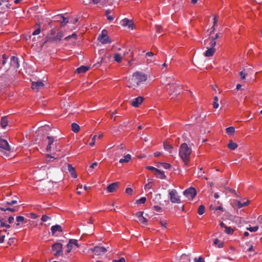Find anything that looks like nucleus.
Segmentation results:
<instances>
[{
	"instance_id": "f257e3e1",
	"label": "nucleus",
	"mask_w": 262,
	"mask_h": 262,
	"mask_svg": "<svg viewBox=\"0 0 262 262\" xmlns=\"http://www.w3.org/2000/svg\"><path fill=\"white\" fill-rule=\"evenodd\" d=\"M191 151V148L188 147L186 143H184L181 145L179 149V156L185 165H187L190 161Z\"/></svg>"
},
{
	"instance_id": "f03ea898",
	"label": "nucleus",
	"mask_w": 262,
	"mask_h": 262,
	"mask_svg": "<svg viewBox=\"0 0 262 262\" xmlns=\"http://www.w3.org/2000/svg\"><path fill=\"white\" fill-rule=\"evenodd\" d=\"M146 79L147 77L144 74L139 72H135L133 74L132 77L129 80L130 85L128 86L130 88L137 86L140 83L146 81Z\"/></svg>"
},
{
	"instance_id": "7ed1b4c3",
	"label": "nucleus",
	"mask_w": 262,
	"mask_h": 262,
	"mask_svg": "<svg viewBox=\"0 0 262 262\" xmlns=\"http://www.w3.org/2000/svg\"><path fill=\"white\" fill-rule=\"evenodd\" d=\"M10 150V147L8 142L0 138V152L3 153L4 156L8 157V151Z\"/></svg>"
},
{
	"instance_id": "20e7f679",
	"label": "nucleus",
	"mask_w": 262,
	"mask_h": 262,
	"mask_svg": "<svg viewBox=\"0 0 262 262\" xmlns=\"http://www.w3.org/2000/svg\"><path fill=\"white\" fill-rule=\"evenodd\" d=\"M63 36V32L62 31H59L57 33V34L56 36H47V40L43 43V45L45 43L50 42L51 43H58L61 39L62 37Z\"/></svg>"
},
{
	"instance_id": "39448f33",
	"label": "nucleus",
	"mask_w": 262,
	"mask_h": 262,
	"mask_svg": "<svg viewBox=\"0 0 262 262\" xmlns=\"http://www.w3.org/2000/svg\"><path fill=\"white\" fill-rule=\"evenodd\" d=\"M170 201L173 203H181L180 197L176 189L169 190Z\"/></svg>"
},
{
	"instance_id": "423d86ee",
	"label": "nucleus",
	"mask_w": 262,
	"mask_h": 262,
	"mask_svg": "<svg viewBox=\"0 0 262 262\" xmlns=\"http://www.w3.org/2000/svg\"><path fill=\"white\" fill-rule=\"evenodd\" d=\"M62 245L59 243H56L54 244L52 247V250L56 251L54 254L55 257H58L59 255L62 254L63 252L62 250Z\"/></svg>"
},
{
	"instance_id": "0eeeda50",
	"label": "nucleus",
	"mask_w": 262,
	"mask_h": 262,
	"mask_svg": "<svg viewBox=\"0 0 262 262\" xmlns=\"http://www.w3.org/2000/svg\"><path fill=\"white\" fill-rule=\"evenodd\" d=\"M183 193L189 199H192L195 196L196 194V191L194 188L190 187L189 188L185 190Z\"/></svg>"
},
{
	"instance_id": "6e6552de",
	"label": "nucleus",
	"mask_w": 262,
	"mask_h": 262,
	"mask_svg": "<svg viewBox=\"0 0 262 262\" xmlns=\"http://www.w3.org/2000/svg\"><path fill=\"white\" fill-rule=\"evenodd\" d=\"M90 250L93 251L95 254L97 255H103L107 251V250L104 247L99 246H96L93 248H91Z\"/></svg>"
},
{
	"instance_id": "1a4fd4ad",
	"label": "nucleus",
	"mask_w": 262,
	"mask_h": 262,
	"mask_svg": "<svg viewBox=\"0 0 262 262\" xmlns=\"http://www.w3.org/2000/svg\"><path fill=\"white\" fill-rule=\"evenodd\" d=\"M44 84L41 81H38L36 82H32L31 88L33 90L36 91H38L40 89L43 88Z\"/></svg>"
},
{
	"instance_id": "9d476101",
	"label": "nucleus",
	"mask_w": 262,
	"mask_h": 262,
	"mask_svg": "<svg viewBox=\"0 0 262 262\" xmlns=\"http://www.w3.org/2000/svg\"><path fill=\"white\" fill-rule=\"evenodd\" d=\"M143 98L142 97H138L132 101V105L134 107H138L143 102Z\"/></svg>"
},
{
	"instance_id": "9b49d317",
	"label": "nucleus",
	"mask_w": 262,
	"mask_h": 262,
	"mask_svg": "<svg viewBox=\"0 0 262 262\" xmlns=\"http://www.w3.org/2000/svg\"><path fill=\"white\" fill-rule=\"evenodd\" d=\"M119 183L118 182L113 183L109 185L106 189L110 192H114L117 188L119 186Z\"/></svg>"
},
{
	"instance_id": "f8f14e48",
	"label": "nucleus",
	"mask_w": 262,
	"mask_h": 262,
	"mask_svg": "<svg viewBox=\"0 0 262 262\" xmlns=\"http://www.w3.org/2000/svg\"><path fill=\"white\" fill-rule=\"evenodd\" d=\"M10 64L15 68L18 69L19 67L18 58L15 56H12L11 57Z\"/></svg>"
},
{
	"instance_id": "ddd939ff",
	"label": "nucleus",
	"mask_w": 262,
	"mask_h": 262,
	"mask_svg": "<svg viewBox=\"0 0 262 262\" xmlns=\"http://www.w3.org/2000/svg\"><path fill=\"white\" fill-rule=\"evenodd\" d=\"M51 231L52 232V235H54L55 233L57 231H58L59 232H62V229L60 225H56L53 226L51 227Z\"/></svg>"
},
{
	"instance_id": "4468645a",
	"label": "nucleus",
	"mask_w": 262,
	"mask_h": 262,
	"mask_svg": "<svg viewBox=\"0 0 262 262\" xmlns=\"http://www.w3.org/2000/svg\"><path fill=\"white\" fill-rule=\"evenodd\" d=\"M98 40L102 43H107L111 42L109 37L107 36H98Z\"/></svg>"
},
{
	"instance_id": "2eb2a0df",
	"label": "nucleus",
	"mask_w": 262,
	"mask_h": 262,
	"mask_svg": "<svg viewBox=\"0 0 262 262\" xmlns=\"http://www.w3.org/2000/svg\"><path fill=\"white\" fill-rule=\"evenodd\" d=\"M207 50L204 53V55L206 57L212 56L215 52V49L213 48H208Z\"/></svg>"
},
{
	"instance_id": "dca6fc26",
	"label": "nucleus",
	"mask_w": 262,
	"mask_h": 262,
	"mask_svg": "<svg viewBox=\"0 0 262 262\" xmlns=\"http://www.w3.org/2000/svg\"><path fill=\"white\" fill-rule=\"evenodd\" d=\"M121 25L123 26H127L129 28L132 27V21L127 18H125L121 20Z\"/></svg>"
},
{
	"instance_id": "f3484780",
	"label": "nucleus",
	"mask_w": 262,
	"mask_h": 262,
	"mask_svg": "<svg viewBox=\"0 0 262 262\" xmlns=\"http://www.w3.org/2000/svg\"><path fill=\"white\" fill-rule=\"evenodd\" d=\"M47 139H48L49 142H48V145L47 147V150L48 151H50L51 150L52 145L53 144V143L54 142V139L53 137H50V136H48Z\"/></svg>"
},
{
	"instance_id": "a211bd4d",
	"label": "nucleus",
	"mask_w": 262,
	"mask_h": 262,
	"mask_svg": "<svg viewBox=\"0 0 262 262\" xmlns=\"http://www.w3.org/2000/svg\"><path fill=\"white\" fill-rule=\"evenodd\" d=\"M89 69V67L85 66H81L76 69V72L79 73H83L86 72Z\"/></svg>"
},
{
	"instance_id": "6ab92c4d",
	"label": "nucleus",
	"mask_w": 262,
	"mask_h": 262,
	"mask_svg": "<svg viewBox=\"0 0 262 262\" xmlns=\"http://www.w3.org/2000/svg\"><path fill=\"white\" fill-rule=\"evenodd\" d=\"M8 120L6 116L2 118L1 121V125L2 128H5L8 125Z\"/></svg>"
},
{
	"instance_id": "aec40b11",
	"label": "nucleus",
	"mask_w": 262,
	"mask_h": 262,
	"mask_svg": "<svg viewBox=\"0 0 262 262\" xmlns=\"http://www.w3.org/2000/svg\"><path fill=\"white\" fill-rule=\"evenodd\" d=\"M68 167L69 172L70 173L71 175L74 178H76L77 175L75 171L74 168L70 164H68Z\"/></svg>"
},
{
	"instance_id": "412c9836",
	"label": "nucleus",
	"mask_w": 262,
	"mask_h": 262,
	"mask_svg": "<svg viewBox=\"0 0 262 262\" xmlns=\"http://www.w3.org/2000/svg\"><path fill=\"white\" fill-rule=\"evenodd\" d=\"M155 175L158 178L161 179H164L166 178V176L164 174V172L161 171L159 169H157V171L156 172Z\"/></svg>"
},
{
	"instance_id": "4be33fe9",
	"label": "nucleus",
	"mask_w": 262,
	"mask_h": 262,
	"mask_svg": "<svg viewBox=\"0 0 262 262\" xmlns=\"http://www.w3.org/2000/svg\"><path fill=\"white\" fill-rule=\"evenodd\" d=\"M54 21H59L62 23L64 21V20L67 19V18L63 17L62 15H58L54 17Z\"/></svg>"
},
{
	"instance_id": "5701e85b",
	"label": "nucleus",
	"mask_w": 262,
	"mask_h": 262,
	"mask_svg": "<svg viewBox=\"0 0 262 262\" xmlns=\"http://www.w3.org/2000/svg\"><path fill=\"white\" fill-rule=\"evenodd\" d=\"M236 205L239 208H242L243 207L246 206L248 205L249 201H247V202H242L239 201H237L235 202Z\"/></svg>"
},
{
	"instance_id": "b1692460",
	"label": "nucleus",
	"mask_w": 262,
	"mask_h": 262,
	"mask_svg": "<svg viewBox=\"0 0 262 262\" xmlns=\"http://www.w3.org/2000/svg\"><path fill=\"white\" fill-rule=\"evenodd\" d=\"M163 145L165 150L168 151L169 153L172 152L173 147L170 144L167 143V142H164Z\"/></svg>"
},
{
	"instance_id": "393cba45",
	"label": "nucleus",
	"mask_w": 262,
	"mask_h": 262,
	"mask_svg": "<svg viewBox=\"0 0 262 262\" xmlns=\"http://www.w3.org/2000/svg\"><path fill=\"white\" fill-rule=\"evenodd\" d=\"M227 146L229 149L231 150H234L237 147V145L236 143H234L232 141H230L227 145Z\"/></svg>"
},
{
	"instance_id": "a878e982",
	"label": "nucleus",
	"mask_w": 262,
	"mask_h": 262,
	"mask_svg": "<svg viewBox=\"0 0 262 262\" xmlns=\"http://www.w3.org/2000/svg\"><path fill=\"white\" fill-rule=\"evenodd\" d=\"M131 155L127 154L124 156V158L121 159L119 160V163H123L124 162H128L131 159Z\"/></svg>"
},
{
	"instance_id": "bb28decb",
	"label": "nucleus",
	"mask_w": 262,
	"mask_h": 262,
	"mask_svg": "<svg viewBox=\"0 0 262 262\" xmlns=\"http://www.w3.org/2000/svg\"><path fill=\"white\" fill-rule=\"evenodd\" d=\"M72 130L75 133H77L80 129V127L78 124L76 123H73L71 125Z\"/></svg>"
},
{
	"instance_id": "cd10ccee",
	"label": "nucleus",
	"mask_w": 262,
	"mask_h": 262,
	"mask_svg": "<svg viewBox=\"0 0 262 262\" xmlns=\"http://www.w3.org/2000/svg\"><path fill=\"white\" fill-rule=\"evenodd\" d=\"M35 27H36V29L32 33V35H38L40 32V24H36V25H35Z\"/></svg>"
},
{
	"instance_id": "c85d7f7f",
	"label": "nucleus",
	"mask_w": 262,
	"mask_h": 262,
	"mask_svg": "<svg viewBox=\"0 0 262 262\" xmlns=\"http://www.w3.org/2000/svg\"><path fill=\"white\" fill-rule=\"evenodd\" d=\"M122 56L119 53H116L114 55V60L117 62H120L122 60Z\"/></svg>"
},
{
	"instance_id": "c756f323",
	"label": "nucleus",
	"mask_w": 262,
	"mask_h": 262,
	"mask_svg": "<svg viewBox=\"0 0 262 262\" xmlns=\"http://www.w3.org/2000/svg\"><path fill=\"white\" fill-rule=\"evenodd\" d=\"M226 130V133L228 135H232L235 132V128L232 126L227 127Z\"/></svg>"
},
{
	"instance_id": "7c9ffc66",
	"label": "nucleus",
	"mask_w": 262,
	"mask_h": 262,
	"mask_svg": "<svg viewBox=\"0 0 262 262\" xmlns=\"http://www.w3.org/2000/svg\"><path fill=\"white\" fill-rule=\"evenodd\" d=\"M1 210H2V211H11V212H15L16 211V209L15 207L14 208H10V207H3V208H1Z\"/></svg>"
},
{
	"instance_id": "2f4dec72",
	"label": "nucleus",
	"mask_w": 262,
	"mask_h": 262,
	"mask_svg": "<svg viewBox=\"0 0 262 262\" xmlns=\"http://www.w3.org/2000/svg\"><path fill=\"white\" fill-rule=\"evenodd\" d=\"M214 244L217 246L219 248H222L223 247L224 244L223 242H220L218 239H215L214 241Z\"/></svg>"
},
{
	"instance_id": "473e14b6",
	"label": "nucleus",
	"mask_w": 262,
	"mask_h": 262,
	"mask_svg": "<svg viewBox=\"0 0 262 262\" xmlns=\"http://www.w3.org/2000/svg\"><path fill=\"white\" fill-rule=\"evenodd\" d=\"M159 164L164 168L166 169H169L171 167V165L167 163L160 162Z\"/></svg>"
},
{
	"instance_id": "72a5a7b5",
	"label": "nucleus",
	"mask_w": 262,
	"mask_h": 262,
	"mask_svg": "<svg viewBox=\"0 0 262 262\" xmlns=\"http://www.w3.org/2000/svg\"><path fill=\"white\" fill-rule=\"evenodd\" d=\"M198 212L200 215L203 214L205 212V207L203 205H200L198 208Z\"/></svg>"
},
{
	"instance_id": "f704fd0d",
	"label": "nucleus",
	"mask_w": 262,
	"mask_h": 262,
	"mask_svg": "<svg viewBox=\"0 0 262 262\" xmlns=\"http://www.w3.org/2000/svg\"><path fill=\"white\" fill-rule=\"evenodd\" d=\"M146 201V198L145 197H142L136 201V203L138 204H144Z\"/></svg>"
},
{
	"instance_id": "c9c22d12",
	"label": "nucleus",
	"mask_w": 262,
	"mask_h": 262,
	"mask_svg": "<svg viewBox=\"0 0 262 262\" xmlns=\"http://www.w3.org/2000/svg\"><path fill=\"white\" fill-rule=\"evenodd\" d=\"M111 12L107 10L105 11V15L107 16V18L108 20L112 21L113 20L114 17L110 15Z\"/></svg>"
},
{
	"instance_id": "e433bc0d",
	"label": "nucleus",
	"mask_w": 262,
	"mask_h": 262,
	"mask_svg": "<svg viewBox=\"0 0 262 262\" xmlns=\"http://www.w3.org/2000/svg\"><path fill=\"white\" fill-rule=\"evenodd\" d=\"M214 102L213 103V107L215 108H217L219 107V103L217 102L218 101V97L217 96H215L214 97Z\"/></svg>"
},
{
	"instance_id": "4c0bfd02",
	"label": "nucleus",
	"mask_w": 262,
	"mask_h": 262,
	"mask_svg": "<svg viewBox=\"0 0 262 262\" xmlns=\"http://www.w3.org/2000/svg\"><path fill=\"white\" fill-rule=\"evenodd\" d=\"M17 203V200H13L12 201H7L5 203V205H10V206H12L15 204H16Z\"/></svg>"
},
{
	"instance_id": "58836bf2",
	"label": "nucleus",
	"mask_w": 262,
	"mask_h": 262,
	"mask_svg": "<svg viewBox=\"0 0 262 262\" xmlns=\"http://www.w3.org/2000/svg\"><path fill=\"white\" fill-rule=\"evenodd\" d=\"M139 221L143 224V225H146V223H147V220L145 217H144L143 215L141 216V217H140L139 219H138Z\"/></svg>"
},
{
	"instance_id": "ea45409f",
	"label": "nucleus",
	"mask_w": 262,
	"mask_h": 262,
	"mask_svg": "<svg viewBox=\"0 0 262 262\" xmlns=\"http://www.w3.org/2000/svg\"><path fill=\"white\" fill-rule=\"evenodd\" d=\"M24 220H25V218L24 216H17L16 217V221L17 222V223L16 224V225L18 226L19 225V223L24 222Z\"/></svg>"
},
{
	"instance_id": "a19ab883",
	"label": "nucleus",
	"mask_w": 262,
	"mask_h": 262,
	"mask_svg": "<svg viewBox=\"0 0 262 262\" xmlns=\"http://www.w3.org/2000/svg\"><path fill=\"white\" fill-rule=\"evenodd\" d=\"M69 244H70L71 245H74L76 246L77 247H79V245L78 244V241L76 239H70L69 240Z\"/></svg>"
},
{
	"instance_id": "79ce46f5",
	"label": "nucleus",
	"mask_w": 262,
	"mask_h": 262,
	"mask_svg": "<svg viewBox=\"0 0 262 262\" xmlns=\"http://www.w3.org/2000/svg\"><path fill=\"white\" fill-rule=\"evenodd\" d=\"M225 232L228 234H231L233 232V230L230 227H226L225 228Z\"/></svg>"
},
{
	"instance_id": "37998d69",
	"label": "nucleus",
	"mask_w": 262,
	"mask_h": 262,
	"mask_svg": "<svg viewBox=\"0 0 262 262\" xmlns=\"http://www.w3.org/2000/svg\"><path fill=\"white\" fill-rule=\"evenodd\" d=\"M152 183L151 182H149L147 184H146L145 186H144V189L145 190H149L152 187Z\"/></svg>"
},
{
	"instance_id": "c03bdc74",
	"label": "nucleus",
	"mask_w": 262,
	"mask_h": 262,
	"mask_svg": "<svg viewBox=\"0 0 262 262\" xmlns=\"http://www.w3.org/2000/svg\"><path fill=\"white\" fill-rule=\"evenodd\" d=\"M51 218L50 216H47V215H43L41 217V221L43 222H46L47 221H48L49 220H51Z\"/></svg>"
},
{
	"instance_id": "a18cd8bd",
	"label": "nucleus",
	"mask_w": 262,
	"mask_h": 262,
	"mask_svg": "<svg viewBox=\"0 0 262 262\" xmlns=\"http://www.w3.org/2000/svg\"><path fill=\"white\" fill-rule=\"evenodd\" d=\"M76 36H77V35L76 34V33H73L71 35H69V36H67L66 37H65L64 39L66 40H69L71 38H76Z\"/></svg>"
},
{
	"instance_id": "49530a36",
	"label": "nucleus",
	"mask_w": 262,
	"mask_h": 262,
	"mask_svg": "<svg viewBox=\"0 0 262 262\" xmlns=\"http://www.w3.org/2000/svg\"><path fill=\"white\" fill-rule=\"evenodd\" d=\"M56 29L55 28H53L49 31V33L48 34V36H53L56 34Z\"/></svg>"
},
{
	"instance_id": "de8ad7c7",
	"label": "nucleus",
	"mask_w": 262,
	"mask_h": 262,
	"mask_svg": "<svg viewBox=\"0 0 262 262\" xmlns=\"http://www.w3.org/2000/svg\"><path fill=\"white\" fill-rule=\"evenodd\" d=\"M258 229V226H254L253 227H249L247 228V230H249L250 232H256Z\"/></svg>"
},
{
	"instance_id": "09e8293b",
	"label": "nucleus",
	"mask_w": 262,
	"mask_h": 262,
	"mask_svg": "<svg viewBox=\"0 0 262 262\" xmlns=\"http://www.w3.org/2000/svg\"><path fill=\"white\" fill-rule=\"evenodd\" d=\"M133 191V190L131 188H127L125 190V192L129 195H132Z\"/></svg>"
},
{
	"instance_id": "8fccbe9b",
	"label": "nucleus",
	"mask_w": 262,
	"mask_h": 262,
	"mask_svg": "<svg viewBox=\"0 0 262 262\" xmlns=\"http://www.w3.org/2000/svg\"><path fill=\"white\" fill-rule=\"evenodd\" d=\"M156 30L157 33H160L161 32V30H162V27L160 25H156L155 26Z\"/></svg>"
},
{
	"instance_id": "3c124183",
	"label": "nucleus",
	"mask_w": 262,
	"mask_h": 262,
	"mask_svg": "<svg viewBox=\"0 0 262 262\" xmlns=\"http://www.w3.org/2000/svg\"><path fill=\"white\" fill-rule=\"evenodd\" d=\"M29 217L32 219H37L38 216L34 213H29Z\"/></svg>"
},
{
	"instance_id": "603ef678",
	"label": "nucleus",
	"mask_w": 262,
	"mask_h": 262,
	"mask_svg": "<svg viewBox=\"0 0 262 262\" xmlns=\"http://www.w3.org/2000/svg\"><path fill=\"white\" fill-rule=\"evenodd\" d=\"M96 137H97L96 135H95L93 136V137L92 138V141L90 143V145L91 146H93L95 145Z\"/></svg>"
},
{
	"instance_id": "864d4df0",
	"label": "nucleus",
	"mask_w": 262,
	"mask_h": 262,
	"mask_svg": "<svg viewBox=\"0 0 262 262\" xmlns=\"http://www.w3.org/2000/svg\"><path fill=\"white\" fill-rule=\"evenodd\" d=\"M246 75V73H244L243 71H241L239 73V76H241V78L242 80H244L245 79Z\"/></svg>"
},
{
	"instance_id": "5fc2aeb1",
	"label": "nucleus",
	"mask_w": 262,
	"mask_h": 262,
	"mask_svg": "<svg viewBox=\"0 0 262 262\" xmlns=\"http://www.w3.org/2000/svg\"><path fill=\"white\" fill-rule=\"evenodd\" d=\"M146 168L151 171H155L156 172L157 171V169H158L157 168L151 166H148Z\"/></svg>"
},
{
	"instance_id": "6e6d98bb",
	"label": "nucleus",
	"mask_w": 262,
	"mask_h": 262,
	"mask_svg": "<svg viewBox=\"0 0 262 262\" xmlns=\"http://www.w3.org/2000/svg\"><path fill=\"white\" fill-rule=\"evenodd\" d=\"M160 224L162 226L166 228V225L167 224V221L166 220H163L160 221Z\"/></svg>"
},
{
	"instance_id": "4d7b16f0",
	"label": "nucleus",
	"mask_w": 262,
	"mask_h": 262,
	"mask_svg": "<svg viewBox=\"0 0 262 262\" xmlns=\"http://www.w3.org/2000/svg\"><path fill=\"white\" fill-rule=\"evenodd\" d=\"M107 36V32L106 30H103L101 32V34L99 35V36Z\"/></svg>"
},
{
	"instance_id": "13d9d810",
	"label": "nucleus",
	"mask_w": 262,
	"mask_h": 262,
	"mask_svg": "<svg viewBox=\"0 0 262 262\" xmlns=\"http://www.w3.org/2000/svg\"><path fill=\"white\" fill-rule=\"evenodd\" d=\"M194 260L195 261V262H205L204 259L201 256L199 257L198 259L196 258H195Z\"/></svg>"
},
{
	"instance_id": "bf43d9fd",
	"label": "nucleus",
	"mask_w": 262,
	"mask_h": 262,
	"mask_svg": "<svg viewBox=\"0 0 262 262\" xmlns=\"http://www.w3.org/2000/svg\"><path fill=\"white\" fill-rule=\"evenodd\" d=\"M210 46H211V47L210 48H213L215 47V45H216V42L215 41V40L211 38V40L210 41Z\"/></svg>"
},
{
	"instance_id": "052dcab7",
	"label": "nucleus",
	"mask_w": 262,
	"mask_h": 262,
	"mask_svg": "<svg viewBox=\"0 0 262 262\" xmlns=\"http://www.w3.org/2000/svg\"><path fill=\"white\" fill-rule=\"evenodd\" d=\"M143 212L140 211V212H138L136 213V216L139 219L140 217H141V216L143 215Z\"/></svg>"
},
{
	"instance_id": "680f3d73",
	"label": "nucleus",
	"mask_w": 262,
	"mask_h": 262,
	"mask_svg": "<svg viewBox=\"0 0 262 262\" xmlns=\"http://www.w3.org/2000/svg\"><path fill=\"white\" fill-rule=\"evenodd\" d=\"M67 252L68 253H69L71 252V250H72V246L69 244V243L67 244Z\"/></svg>"
},
{
	"instance_id": "e2e57ef3",
	"label": "nucleus",
	"mask_w": 262,
	"mask_h": 262,
	"mask_svg": "<svg viewBox=\"0 0 262 262\" xmlns=\"http://www.w3.org/2000/svg\"><path fill=\"white\" fill-rule=\"evenodd\" d=\"M113 262H125V259L124 258L122 257L118 260H117V259L113 260Z\"/></svg>"
},
{
	"instance_id": "0e129e2a",
	"label": "nucleus",
	"mask_w": 262,
	"mask_h": 262,
	"mask_svg": "<svg viewBox=\"0 0 262 262\" xmlns=\"http://www.w3.org/2000/svg\"><path fill=\"white\" fill-rule=\"evenodd\" d=\"M14 219L13 216H10L8 219V222L9 224H12L13 223Z\"/></svg>"
},
{
	"instance_id": "69168bd1",
	"label": "nucleus",
	"mask_w": 262,
	"mask_h": 262,
	"mask_svg": "<svg viewBox=\"0 0 262 262\" xmlns=\"http://www.w3.org/2000/svg\"><path fill=\"white\" fill-rule=\"evenodd\" d=\"M130 54L131 55L133 54V52L130 51V50H128V51H126L124 53V56H126L128 54Z\"/></svg>"
},
{
	"instance_id": "338daca9",
	"label": "nucleus",
	"mask_w": 262,
	"mask_h": 262,
	"mask_svg": "<svg viewBox=\"0 0 262 262\" xmlns=\"http://www.w3.org/2000/svg\"><path fill=\"white\" fill-rule=\"evenodd\" d=\"M98 165L97 162H94L90 166L91 168H94L96 166H97Z\"/></svg>"
},
{
	"instance_id": "774afa93",
	"label": "nucleus",
	"mask_w": 262,
	"mask_h": 262,
	"mask_svg": "<svg viewBox=\"0 0 262 262\" xmlns=\"http://www.w3.org/2000/svg\"><path fill=\"white\" fill-rule=\"evenodd\" d=\"M154 208L156 211H159L161 209V208L159 206H154Z\"/></svg>"
}]
</instances>
